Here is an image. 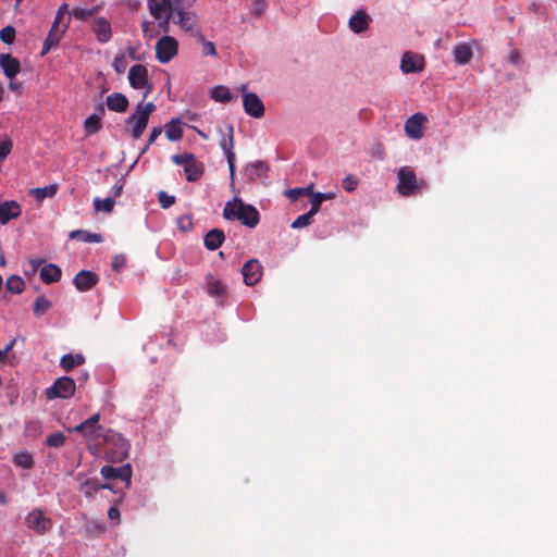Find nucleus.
Here are the masks:
<instances>
[{
    "label": "nucleus",
    "mask_w": 557,
    "mask_h": 557,
    "mask_svg": "<svg viewBox=\"0 0 557 557\" xmlns=\"http://www.w3.org/2000/svg\"><path fill=\"white\" fill-rule=\"evenodd\" d=\"M106 104H128V100L124 95L116 92L108 96Z\"/></svg>",
    "instance_id": "5fc2aeb1"
},
{
    "label": "nucleus",
    "mask_w": 557,
    "mask_h": 557,
    "mask_svg": "<svg viewBox=\"0 0 557 557\" xmlns=\"http://www.w3.org/2000/svg\"><path fill=\"white\" fill-rule=\"evenodd\" d=\"M156 59L161 64H166L178 54V41L170 35H164L158 39L154 46Z\"/></svg>",
    "instance_id": "423d86ee"
},
{
    "label": "nucleus",
    "mask_w": 557,
    "mask_h": 557,
    "mask_svg": "<svg viewBox=\"0 0 557 557\" xmlns=\"http://www.w3.org/2000/svg\"><path fill=\"white\" fill-rule=\"evenodd\" d=\"M100 490H112V486L110 484H101L96 478L85 480L79 486V492L88 498L92 497Z\"/></svg>",
    "instance_id": "b1692460"
},
{
    "label": "nucleus",
    "mask_w": 557,
    "mask_h": 557,
    "mask_svg": "<svg viewBox=\"0 0 557 557\" xmlns=\"http://www.w3.org/2000/svg\"><path fill=\"white\" fill-rule=\"evenodd\" d=\"M71 14L78 21H87L89 18L88 10L83 8H74Z\"/></svg>",
    "instance_id": "13d9d810"
},
{
    "label": "nucleus",
    "mask_w": 557,
    "mask_h": 557,
    "mask_svg": "<svg viewBox=\"0 0 557 557\" xmlns=\"http://www.w3.org/2000/svg\"><path fill=\"white\" fill-rule=\"evenodd\" d=\"M97 417H90L81 424L75 425L70 431L75 433H81L85 437V430L88 429V425L90 426L91 423H96Z\"/></svg>",
    "instance_id": "3c124183"
},
{
    "label": "nucleus",
    "mask_w": 557,
    "mask_h": 557,
    "mask_svg": "<svg viewBox=\"0 0 557 557\" xmlns=\"http://www.w3.org/2000/svg\"><path fill=\"white\" fill-rule=\"evenodd\" d=\"M92 203L97 212L102 211L104 213H111L113 211L115 200L111 197H107L106 199L96 197L94 198Z\"/></svg>",
    "instance_id": "f704fd0d"
},
{
    "label": "nucleus",
    "mask_w": 557,
    "mask_h": 557,
    "mask_svg": "<svg viewBox=\"0 0 557 557\" xmlns=\"http://www.w3.org/2000/svg\"><path fill=\"white\" fill-rule=\"evenodd\" d=\"M520 60V53L518 50H512L509 54V62L511 64H517Z\"/></svg>",
    "instance_id": "0e129e2a"
},
{
    "label": "nucleus",
    "mask_w": 557,
    "mask_h": 557,
    "mask_svg": "<svg viewBox=\"0 0 557 557\" xmlns=\"http://www.w3.org/2000/svg\"><path fill=\"white\" fill-rule=\"evenodd\" d=\"M455 60L458 64H466L472 58V50L469 46L461 44L456 46L454 50Z\"/></svg>",
    "instance_id": "473e14b6"
},
{
    "label": "nucleus",
    "mask_w": 557,
    "mask_h": 557,
    "mask_svg": "<svg viewBox=\"0 0 557 557\" xmlns=\"http://www.w3.org/2000/svg\"><path fill=\"white\" fill-rule=\"evenodd\" d=\"M0 66L2 67L5 76L13 79L20 72V61L11 54H0Z\"/></svg>",
    "instance_id": "5701e85b"
},
{
    "label": "nucleus",
    "mask_w": 557,
    "mask_h": 557,
    "mask_svg": "<svg viewBox=\"0 0 557 557\" xmlns=\"http://www.w3.org/2000/svg\"><path fill=\"white\" fill-rule=\"evenodd\" d=\"M371 18L364 10H358L348 21L349 28L355 34H361L369 28Z\"/></svg>",
    "instance_id": "4be33fe9"
},
{
    "label": "nucleus",
    "mask_w": 557,
    "mask_h": 557,
    "mask_svg": "<svg viewBox=\"0 0 557 557\" xmlns=\"http://www.w3.org/2000/svg\"><path fill=\"white\" fill-rule=\"evenodd\" d=\"M99 114L94 113L89 115L84 122L85 132L89 135L99 132L102 127L101 116L104 114V107H99Z\"/></svg>",
    "instance_id": "cd10ccee"
},
{
    "label": "nucleus",
    "mask_w": 557,
    "mask_h": 557,
    "mask_svg": "<svg viewBox=\"0 0 557 557\" xmlns=\"http://www.w3.org/2000/svg\"><path fill=\"white\" fill-rule=\"evenodd\" d=\"M122 190H123V184L116 183L111 189L112 196H110V197L115 200V198L122 194Z\"/></svg>",
    "instance_id": "e2e57ef3"
},
{
    "label": "nucleus",
    "mask_w": 557,
    "mask_h": 557,
    "mask_svg": "<svg viewBox=\"0 0 557 557\" xmlns=\"http://www.w3.org/2000/svg\"><path fill=\"white\" fill-rule=\"evenodd\" d=\"M65 443V436L62 432H55L47 436L46 444L49 447H61Z\"/></svg>",
    "instance_id": "a19ab883"
},
{
    "label": "nucleus",
    "mask_w": 557,
    "mask_h": 557,
    "mask_svg": "<svg viewBox=\"0 0 557 557\" xmlns=\"http://www.w3.org/2000/svg\"><path fill=\"white\" fill-rule=\"evenodd\" d=\"M224 239V232L220 228H213L205 235L203 244L208 250L213 251L222 246Z\"/></svg>",
    "instance_id": "393cba45"
},
{
    "label": "nucleus",
    "mask_w": 557,
    "mask_h": 557,
    "mask_svg": "<svg viewBox=\"0 0 557 557\" xmlns=\"http://www.w3.org/2000/svg\"><path fill=\"white\" fill-rule=\"evenodd\" d=\"M91 417H97L96 423H91V425H88V429L85 430V440L90 451L92 454H98L99 448L104 446L103 437L107 435V430H104L103 426L99 424V412L92 414Z\"/></svg>",
    "instance_id": "6e6552de"
},
{
    "label": "nucleus",
    "mask_w": 557,
    "mask_h": 557,
    "mask_svg": "<svg viewBox=\"0 0 557 557\" xmlns=\"http://www.w3.org/2000/svg\"><path fill=\"white\" fill-rule=\"evenodd\" d=\"M69 13V5L66 3H63L59 7L58 11H57V14H59V16H65L66 14Z\"/></svg>",
    "instance_id": "338daca9"
},
{
    "label": "nucleus",
    "mask_w": 557,
    "mask_h": 557,
    "mask_svg": "<svg viewBox=\"0 0 557 557\" xmlns=\"http://www.w3.org/2000/svg\"><path fill=\"white\" fill-rule=\"evenodd\" d=\"M177 225L183 231L191 228V225H193L191 218L188 215H183V216L178 218Z\"/></svg>",
    "instance_id": "bf43d9fd"
},
{
    "label": "nucleus",
    "mask_w": 557,
    "mask_h": 557,
    "mask_svg": "<svg viewBox=\"0 0 557 557\" xmlns=\"http://www.w3.org/2000/svg\"><path fill=\"white\" fill-rule=\"evenodd\" d=\"M126 264V259L123 256H115L112 260V269L114 271H120Z\"/></svg>",
    "instance_id": "052dcab7"
},
{
    "label": "nucleus",
    "mask_w": 557,
    "mask_h": 557,
    "mask_svg": "<svg viewBox=\"0 0 557 557\" xmlns=\"http://www.w3.org/2000/svg\"><path fill=\"white\" fill-rule=\"evenodd\" d=\"M140 27L145 39L151 40L158 37L160 34L158 25H156L152 21L144 20L140 24Z\"/></svg>",
    "instance_id": "c9c22d12"
},
{
    "label": "nucleus",
    "mask_w": 557,
    "mask_h": 557,
    "mask_svg": "<svg viewBox=\"0 0 557 557\" xmlns=\"http://www.w3.org/2000/svg\"><path fill=\"white\" fill-rule=\"evenodd\" d=\"M324 200H325V194H323V193L312 194L311 208L309 210L310 214L315 215L319 212L321 205Z\"/></svg>",
    "instance_id": "37998d69"
},
{
    "label": "nucleus",
    "mask_w": 557,
    "mask_h": 557,
    "mask_svg": "<svg viewBox=\"0 0 557 557\" xmlns=\"http://www.w3.org/2000/svg\"><path fill=\"white\" fill-rule=\"evenodd\" d=\"M150 15L154 20H161L168 13H174L172 0H147Z\"/></svg>",
    "instance_id": "aec40b11"
},
{
    "label": "nucleus",
    "mask_w": 557,
    "mask_h": 557,
    "mask_svg": "<svg viewBox=\"0 0 557 557\" xmlns=\"http://www.w3.org/2000/svg\"><path fill=\"white\" fill-rule=\"evenodd\" d=\"M162 133V128L157 126V127H153L150 135H149V138H148V144L147 146L145 147L144 149V152L148 149V147L153 144L156 141V139L161 135Z\"/></svg>",
    "instance_id": "680f3d73"
},
{
    "label": "nucleus",
    "mask_w": 557,
    "mask_h": 557,
    "mask_svg": "<svg viewBox=\"0 0 557 557\" xmlns=\"http://www.w3.org/2000/svg\"><path fill=\"white\" fill-rule=\"evenodd\" d=\"M157 107H137V110L125 120V129L133 139L144 134L151 113Z\"/></svg>",
    "instance_id": "f03ea898"
},
{
    "label": "nucleus",
    "mask_w": 557,
    "mask_h": 557,
    "mask_svg": "<svg viewBox=\"0 0 557 557\" xmlns=\"http://www.w3.org/2000/svg\"><path fill=\"white\" fill-rule=\"evenodd\" d=\"M428 117L421 113H414L405 123V132L409 138L420 139L424 134Z\"/></svg>",
    "instance_id": "9b49d317"
},
{
    "label": "nucleus",
    "mask_w": 557,
    "mask_h": 557,
    "mask_svg": "<svg viewBox=\"0 0 557 557\" xmlns=\"http://www.w3.org/2000/svg\"><path fill=\"white\" fill-rule=\"evenodd\" d=\"M126 58L123 53L115 55L113 66L117 73H123L126 70Z\"/></svg>",
    "instance_id": "864d4df0"
},
{
    "label": "nucleus",
    "mask_w": 557,
    "mask_h": 557,
    "mask_svg": "<svg viewBox=\"0 0 557 557\" xmlns=\"http://www.w3.org/2000/svg\"><path fill=\"white\" fill-rule=\"evenodd\" d=\"M69 236L72 239H79L85 243H101L103 240L101 234L90 233L88 231H83V230L72 231Z\"/></svg>",
    "instance_id": "7c9ffc66"
},
{
    "label": "nucleus",
    "mask_w": 557,
    "mask_h": 557,
    "mask_svg": "<svg viewBox=\"0 0 557 557\" xmlns=\"http://www.w3.org/2000/svg\"><path fill=\"white\" fill-rule=\"evenodd\" d=\"M227 137H224L221 141V147L224 150L231 177L235 173V152H234V128L233 125H227Z\"/></svg>",
    "instance_id": "2eb2a0df"
},
{
    "label": "nucleus",
    "mask_w": 557,
    "mask_h": 557,
    "mask_svg": "<svg viewBox=\"0 0 557 557\" xmlns=\"http://www.w3.org/2000/svg\"><path fill=\"white\" fill-rule=\"evenodd\" d=\"M58 188V184H51L45 187L34 188L30 190V194L36 200L42 201L47 197H53L57 194Z\"/></svg>",
    "instance_id": "2f4dec72"
},
{
    "label": "nucleus",
    "mask_w": 557,
    "mask_h": 557,
    "mask_svg": "<svg viewBox=\"0 0 557 557\" xmlns=\"http://www.w3.org/2000/svg\"><path fill=\"white\" fill-rule=\"evenodd\" d=\"M69 24H70V20L63 24L62 27H53L51 26L45 41H44V45H42V50H41V55H45L46 53H48L53 47H57L63 36V34L65 33V30L67 29L69 27Z\"/></svg>",
    "instance_id": "a211bd4d"
},
{
    "label": "nucleus",
    "mask_w": 557,
    "mask_h": 557,
    "mask_svg": "<svg viewBox=\"0 0 557 557\" xmlns=\"http://www.w3.org/2000/svg\"><path fill=\"white\" fill-rule=\"evenodd\" d=\"M174 24L178 25L182 30L188 33L197 40H202V32L200 27V18L196 12L190 10L175 11Z\"/></svg>",
    "instance_id": "7ed1b4c3"
},
{
    "label": "nucleus",
    "mask_w": 557,
    "mask_h": 557,
    "mask_svg": "<svg viewBox=\"0 0 557 557\" xmlns=\"http://www.w3.org/2000/svg\"><path fill=\"white\" fill-rule=\"evenodd\" d=\"M14 462L18 467L29 469L34 465V459L28 453H20L14 456Z\"/></svg>",
    "instance_id": "58836bf2"
},
{
    "label": "nucleus",
    "mask_w": 557,
    "mask_h": 557,
    "mask_svg": "<svg viewBox=\"0 0 557 557\" xmlns=\"http://www.w3.org/2000/svg\"><path fill=\"white\" fill-rule=\"evenodd\" d=\"M158 200H159V203H160L161 208H163V209H168V208H170L171 206H173L175 203V197L171 196V195H168L163 190L159 191Z\"/></svg>",
    "instance_id": "de8ad7c7"
},
{
    "label": "nucleus",
    "mask_w": 557,
    "mask_h": 557,
    "mask_svg": "<svg viewBox=\"0 0 557 557\" xmlns=\"http://www.w3.org/2000/svg\"><path fill=\"white\" fill-rule=\"evenodd\" d=\"M172 1H173V7H174L173 8L174 12L180 11V9L189 10L196 2V0H172Z\"/></svg>",
    "instance_id": "4d7b16f0"
},
{
    "label": "nucleus",
    "mask_w": 557,
    "mask_h": 557,
    "mask_svg": "<svg viewBox=\"0 0 557 557\" xmlns=\"http://www.w3.org/2000/svg\"><path fill=\"white\" fill-rule=\"evenodd\" d=\"M172 161L176 165H184V173L188 182L198 181L203 174V164L196 160L195 156L189 152L172 156Z\"/></svg>",
    "instance_id": "20e7f679"
},
{
    "label": "nucleus",
    "mask_w": 557,
    "mask_h": 557,
    "mask_svg": "<svg viewBox=\"0 0 557 557\" xmlns=\"http://www.w3.org/2000/svg\"><path fill=\"white\" fill-rule=\"evenodd\" d=\"M85 362V357L82 354H66L60 360L61 368L69 372L75 367H79Z\"/></svg>",
    "instance_id": "c85d7f7f"
},
{
    "label": "nucleus",
    "mask_w": 557,
    "mask_h": 557,
    "mask_svg": "<svg viewBox=\"0 0 557 557\" xmlns=\"http://www.w3.org/2000/svg\"><path fill=\"white\" fill-rule=\"evenodd\" d=\"M91 30L94 32L96 39L101 44H106L112 38L111 24L103 16H98L92 20Z\"/></svg>",
    "instance_id": "4468645a"
},
{
    "label": "nucleus",
    "mask_w": 557,
    "mask_h": 557,
    "mask_svg": "<svg viewBox=\"0 0 557 557\" xmlns=\"http://www.w3.org/2000/svg\"><path fill=\"white\" fill-rule=\"evenodd\" d=\"M62 271L54 263H48L40 270V278L46 284L55 283L61 278Z\"/></svg>",
    "instance_id": "a878e982"
},
{
    "label": "nucleus",
    "mask_w": 557,
    "mask_h": 557,
    "mask_svg": "<svg viewBox=\"0 0 557 557\" xmlns=\"http://www.w3.org/2000/svg\"><path fill=\"white\" fill-rule=\"evenodd\" d=\"M313 218V214H310V212H306L305 214L299 215L293 223V228H302L308 226L311 223V220Z\"/></svg>",
    "instance_id": "a18cd8bd"
},
{
    "label": "nucleus",
    "mask_w": 557,
    "mask_h": 557,
    "mask_svg": "<svg viewBox=\"0 0 557 557\" xmlns=\"http://www.w3.org/2000/svg\"><path fill=\"white\" fill-rule=\"evenodd\" d=\"M424 58L418 53L407 51L403 54L400 69L404 73H414L423 69Z\"/></svg>",
    "instance_id": "dca6fc26"
},
{
    "label": "nucleus",
    "mask_w": 557,
    "mask_h": 557,
    "mask_svg": "<svg viewBox=\"0 0 557 557\" xmlns=\"http://www.w3.org/2000/svg\"><path fill=\"white\" fill-rule=\"evenodd\" d=\"M198 41L203 47L202 53L205 55H212V57L216 55V49H215L214 44L207 40L203 35H202V40H198Z\"/></svg>",
    "instance_id": "603ef678"
},
{
    "label": "nucleus",
    "mask_w": 557,
    "mask_h": 557,
    "mask_svg": "<svg viewBox=\"0 0 557 557\" xmlns=\"http://www.w3.org/2000/svg\"><path fill=\"white\" fill-rule=\"evenodd\" d=\"M101 9H102V5H95L90 9H87L88 13H89V17L98 14L101 11Z\"/></svg>",
    "instance_id": "774afa93"
},
{
    "label": "nucleus",
    "mask_w": 557,
    "mask_h": 557,
    "mask_svg": "<svg viewBox=\"0 0 557 557\" xmlns=\"http://www.w3.org/2000/svg\"><path fill=\"white\" fill-rule=\"evenodd\" d=\"M208 294L212 297H220L225 294V287L221 281L210 277L207 284Z\"/></svg>",
    "instance_id": "4c0bfd02"
},
{
    "label": "nucleus",
    "mask_w": 557,
    "mask_h": 557,
    "mask_svg": "<svg viewBox=\"0 0 557 557\" xmlns=\"http://www.w3.org/2000/svg\"><path fill=\"white\" fill-rule=\"evenodd\" d=\"M25 522L28 529L38 534H45L52 529V520L46 517L41 509L37 508L27 515Z\"/></svg>",
    "instance_id": "1a4fd4ad"
},
{
    "label": "nucleus",
    "mask_w": 557,
    "mask_h": 557,
    "mask_svg": "<svg viewBox=\"0 0 557 557\" xmlns=\"http://www.w3.org/2000/svg\"><path fill=\"white\" fill-rule=\"evenodd\" d=\"M223 218L227 221H239L243 225L250 228L256 227L260 221L258 210L239 198H234L233 201L225 203Z\"/></svg>",
    "instance_id": "f257e3e1"
},
{
    "label": "nucleus",
    "mask_w": 557,
    "mask_h": 557,
    "mask_svg": "<svg viewBox=\"0 0 557 557\" xmlns=\"http://www.w3.org/2000/svg\"><path fill=\"white\" fill-rule=\"evenodd\" d=\"M243 104H263L261 99L255 92H249L246 85L240 87Z\"/></svg>",
    "instance_id": "ea45409f"
},
{
    "label": "nucleus",
    "mask_w": 557,
    "mask_h": 557,
    "mask_svg": "<svg viewBox=\"0 0 557 557\" xmlns=\"http://www.w3.org/2000/svg\"><path fill=\"white\" fill-rule=\"evenodd\" d=\"M267 8H268L267 0H253L251 13L255 16L259 17V16H261L264 13Z\"/></svg>",
    "instance_id": "8fccbe9b"
},
{
    "label": "nucleus",
    "mask_w": 557,
    "mask_h": 557,
    "mask_svg": "<svg viewBox=\"0 0 557 557\" xmlns=\"http://www.w3.org/2000/svg\"><path fill=\"white\" fill-rule=\"evenodd\" d=\"M5 287L12 294H21L25 289V282L20 275H11L7 278Z\"/></svg>",
    "instance_id": "72a5a7b5"
},
{
    "label": "nucleus",
    "mask_w": 557,
    "mask_h": 557,
    "mask_svg": "<svg viewBox=\"0 0 557 557\" xmlns=\"http://www.w3.org/2000/svg\"><path fill=\"white\" fill-rule=\"evenodd\" d=\"M15 28L8 25L0 30V39L7 45H11L15 39Z\"/></svg>",
    "instance_id": "79ce46f5"
},
{
    "label": "nucleus",
    "mask_w": 557,
    "mask_h": 557,
    "mask_svg": "<svg viewBox=\"0 0 557 557\" xmlns=\"http://www.w3.org/2000/svg\"><path fill=\"white\" fill-rule=\"evenodd\" d=\"M51 307L52 302L49 299H47L44 295H40L36 298L34 302L33 311L35 315L39 317L44 314L46 311H48Z\"/></svg>",
    "instance_id": "e433bc0d"
},
{
    "label": "nucleus",
    "mask_w": 557,
    "mask_h": 557,
    "mask_svg": "<svg viewBox=\"0 0 557 557\" xmlns=\"http://www.w3.org/2000/svg\"><path fill=\"white\" fill-rule=\"evenodd\" d=\"M311 191L310 187H300L286 190V196L289 200L296 201L298 198L305 195H309Z\"/></svg>",
    "instance_id": "c03bdc74"
},
{
    "label": "nucleus",
    "mask_w": 557,
    "mask_h": 557,
    "mask_svg": "<svg viewBox=\"0 0 557 557\" xmlns=\"http://www.w3.org/2000/svg\"><path fill=\"white\" fill-rule=\"evenodd\" d=\"M174 16L175 13L172 12L163 15L161 20H158V29L168 33L170 30V22L172 21L174 23Z\"/></svg>",
    "instance_id": "09e8293b"
},
{
    "label": "nucleus",
    "mask_w": 557,
    "mask_h": 557,
    "mask_svg": "<svg viewBox=\"0 0 557 557\" xmlns=\"http://www.w3.org/2000/svg\"><path fill=\"white\" fill-rule=\"evenodd\" d=\"M75 381L70 376H61L45 391V395L48 400L57 398L69 399L75 394Z\"/></svg>",
    "instance_id": "39448f33"
},
{
    "label": "nucleus",
    "mask_w": 557,
    "mask_h": 557,
    "mask_svg": "<svg viewBox=\"0 0 557 557\" xmlns=\"http://www.w3.org/2000/svg\"><path fill=\"white\" fill-rule=\"evenodd\" d=\"M103 440L104 446L110 444L114 446L115 449L113 454L117 459L123 460L127 456L129 445L120 433L112 430H107V435H104Z\"/></svg>",
    "instance_id": "f8f14e48"
},
{
    "label": "nucleus",
    "mask_w": 557,
    "mask_h": 557,
    "mask_svg": "<svg viewBox=\"0 0 557 557\" xmlns=\"http://www.w3.org/2000/svg\"><path fill=\"white\" fill-rule=\"evenodd\" d=\"M244 282L248 286L256 285L262 277V265L257 259L248 260L242 268Z\"/></svg>",
    "instance_id": "ddd939ff"
},
{
    "label": "nucleus",
    "mask_w": 557,
    "mask_h": 557,
    "mask_svg": "<svg viewBox=\"0 0 557 557\" xmlns=\"http://www.w3.org/2000/svg\"><path fill=\"white\" fill-rule=\"evenodd\" d=\"M164 131L166 138L171 141L180 140L183 136L181 121L177 119H173L169 123H166L164 126Z\"/></svg>",
    "instance_id": "c756f323"
},
{
    "label": "nucleus",
    "mask_w": 557,
    "mask_h": 557,
    "mask_svg": "<svg viewBox=\"0 0 557 557\" xmlns=\"http://www.w3.org/2000/svg\"><path fill=\"white\" fill-rule=\"evenodd\" d=\"M238 94H233L225 86H215L211 89V99L215 102H230L237 100Z\"/></svg>",
    "instance_id": "bb28decb"
},
{
    "label": "nucleus",
    "mask_w": 557,
    "mask_h": 557,
    "mask_svg": "<svg viewBox=\"0 0 557 557\" xmlns=\"http://www.w3.org/2000/svg\"><path fill=\"white\" fill-rule=\"evenodd\" d=\"M359 180L351 174L346 175L342 181V187L349 193L354 191L357 188Z\"/></svg>",
    "instance_id": "49530a36"
},
{
    "label": "nucleus",
    "mask_w": 557,
    "mask_h": 557,
    "mask_svg": "<svg viewBox=\"0 0 557 557\" xmlns=\"http://www.w3.org/2000/svg\"><path fill=\"white\" fill-rule=\"evenodd\" d=\"M264 108L265 107H244L245 112L255 119H260L264 115Z\"/></svg>",
    "instance_id": "6e6d98bb"
},
{
    "label": "nucleus",
    "mask_w": 557,
    "mask_h": 557,
    "mask_svg": "<svg viewBox=\"0 0 557 557\" xmlns=\"http://www.w3.org/2000/svg\"><path fill=\"white\" fill-rule=\"evenodd\" d=\"M99 282V276L92 271L82 270L73 280L75 287L79 292H87L91 289Z\"/></svg>",
    "instance_id": "f3484780"
},
{
    "label": "nucleus",
    "mask_w": 557,
    "mask_h": 557,
    "mask_svg": "<svg viewBox=\"0 0 557 557\" xmlns=\"http://www.w3.org/2000/svg\"><path fill=\"white\" fill-rule=\"evenodd\" d=\"M128 79L134 88L143 89L148 86V71L141 64L133 65L129 69Z\"/></svg>",
    "instance_id": "412c9836"
},
{
    "label": "nucleus",
    "mask_w": 557,
    "mask_h": 557,
    "mask_svg": "<svg viewBox=\"0 0 557 557\" xmlns=\"http://www.w3.org/2000/svg\"><path fill=\"white\" fill-rule=\"evenodd\" d=\"M108 517H109L111 520L119 519V517H120V510H119L116 507H111V508H109V510H108Z\"/></svg>",
    "instance_id": "69168bd1"
},
{
    "label": "nucleus",
    "mask_w": 557,
    "mask_h": 557,
    "mask_svg": "<svg viewBox=\"0 0 557 557\" xmlns=\"http://www.w3.org/2000/svg\"><path fill=\"white\" fill-rule=\"evenodd\" d=\"M420 189V183L410 166H401L398 170L397 190L404 197H409Z\"/></svg>",
    "instance_id": "0eeeda50"
},
{
    "label": "nucleus",
    "mask_w": 557,
    "mask_h": 557,
    "mask_svg": "<svg viewBox=\"0 0 557 557\" xmlns=\"http://www.w3.org/2000/svg\"><path fill=\"white\" fill-rule=\"evenodd\" d=\"M22 208L15 200H7L0 203V224L4 225L21 215Z\"/></svg>",
    "instance_id": "6ab92c4d"
},
{
    "label": "nucleus",
    "mask_w": 557,
    "mask_h": 557,
    "mask_svg": "<svg viewBox=\"0 0 557 557\" xmlns=\"http://www.w3.org/2000/svg\"><path fill=\"white\" fill-rule=\"evenodd\" d=\"M100 473L106 480L120 479L122 482L125 483L126 487L131 485L133 471L129 463L123 465L121 467H113L107 465L101 468Z\"/></svg>",
    "instance_id": "9d476101"
}]
</instances>
